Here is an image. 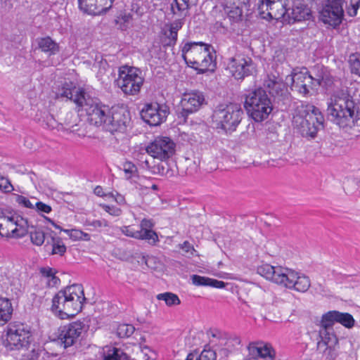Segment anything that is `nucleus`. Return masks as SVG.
I'll list each match as a JSON object with an SVG mask.
<instances>
[{"instance_id":"nucleus-1","label":"nucleus","mask_w":360,"mask_h":360,"mask_svg":"<svg viewBox=\"0 0 360 360\" xmlns=\"http://www.w3.org/2000/svg\"><path fill=\"white\" fill-rule=\"evenodd\" d=\"M327 117L340 128L351 129L360 119L359 104L346 90L334 93L328 103Z\"/></svg>"},{"instance_id":"nucleus-2","label":"nucleus","mask_w":360,"mask_h":360,"mask_svg":"<svg viewBox=\"0 0 360 360\" xmlns=\"http://www.w3.org/2000/svg\"><path fill=\"white\" fill-rule=\"evenodd\" d=\"M181 56L186 64L197 74L214 72L216 68V52L211 44L188 41L181 47Z\"/></svg>"},{"instance_id":"nucleus-3","label":"nucleus","mask_w":360,"mask_h":360,"mask_svg":"<svg viewBox=\"0 0 360 360\" xmlns=\"http://www.w3.org/2000/svg\"><path fill=\"white\" fill-rule=\"evenodd\" d=\"M86 300L83 286L73 284L61 289L53 296L51 309L61 319L73 317L82 311Z\"/></svg>"},{"instance_id":"nucleus-4","label":"nucleus","mask_w":360,"mask_h":360,"mask_svg":"<svg viewBox=\"0 0 360 360\" xmlns=\"http://www.w3.org/2000/svg\"><path fill=\"white\" fill-rule=\"evenodd\" d=\"M319 109L311 104L301 103L295 110L292 117L294 129L307 139H314L323 124Z\"/></svg>"},{"instance_id":"nucleus-5","label":"nucleus","mask_w":360,"mask_h":360,"mask_svg":"<svg viewBox=\"0 0 360 360\" xmlns=\"http://www.w3.org/2000/svg\"><path fill=\"white\" fill-rule=\"evenodd\" d=\"M243 115V110L239 104H220L214 109L211 116L212 127L230 134L236 130Z\"/></svg>"},{"instance_id":"nucleus-6","label":"nucleus","mask_w":360,"mask_h":360,"mask_svg":"<svg viewBox=\"0 0 360 360\" xmlns=\"http://www.w3.org/2000/svg\"><path fill=\"white\" fill-rule=\"evenodd\" d=\"M244 107L256 122L266 120L273 110L271 100L262 87L250 89L245 94Z\"/></svg>"},{"instance_id":"nucleus-7","label":"nucleus","mask_w":360,"mask_h":360,"mask_svg":"<svg viewBox=\"0 0 360 360\" xmlns=\"http://www.w3.org/2000/svg\"><path fill=\"white\" fill-rule=\"evenodd\" d=\"M4 346L7 351H20L33 342L30 327L23 323L13 321L6 328Z\"/></svg>"},{"instance_id":"nucleus-8","label":"nucleus","mask_w":360,"mask_h":360,"mask_svg":"<svg viewBox=\"0 0 360 360\" xmlns=\"http://www.w3.org/2000/svg\"><path fill=\"white\" fill-rule=\"evenodd\" d=\"M291 79V89L304 96L308 95L311 90L316 89L320 86L330 85L333 82L323 76L313 77L305 68L299 72H292Z\"/></svg>"},{"instance_id":"nucleus-9","label":"nucleus","mask_w":360,"mask_h":360,"mask_svg":"<svg viewBox=\"0 0 360 360\" xmlns=\"http://www.w3.org/2000/svg\"><path fill=\"white\" fill-rule=\"evenodd\" d=\"M144 79L139 69L122 66L119 68L116 84L127 95H136L143 84Z\"/></svg>"},{"instance_id":"nucleus-10","label":"nucleus","mask_w":360,"mask_h":360,"mask_svg":"<svg viewBox=\"0 0 360 360\" xmlns=\"http://www.w3.org/2000/svg\"><path fill=\"white\" fill-rule=\"evenodd\" d=\"M80 110L85 113L86 121L89 124L104 127L109 108L102 104L98 98H93L88 94L85 100L82 101L78 107V111Z\"/></svg>"},{"instance_id":"nucleus-11","label":"nucleus","mask_w":360,"mask_h":360,"mask_svg":"<svg viewBox=\"0 0 360 360\" xmlns=\"http://www.w3.org/2000/svg\"><path fill=\"white\" fill-rule=\"evenodd\" d=\"M103 129L113 134L124 132L131 122L130 112L124 106H115L109 109Z\"/></svg>"},{"instance_id":"nucleus-12","label":"nucleus","mask_w":360,"mask_h":360,"mask_svg":"<svg viewBox=\"0 0 360 360\" xmlns=\"http://www.w3.org/2000/svg\"><path fill=\"white\" fill-rule=\"evenodd\" d=\"M345 0H326L320 11V20L333 27L339 26L344 16L343 4Z\"/></svg>"},{"instance_id":"nucleus-13","label":"nucleus","mask_w":360,"mask_h":360,"mask_svg":"<svg viewBox=\"0 0 360 360\" xmlns=\"http://www.w3.org/2000/svg\"><path fill=\"white\" fill-rule=\"evenodd\" d=\"M228 69L236 79H243L256 72V65L251 58L236 55L229 59Z\"/></svg>"},{"instance_id":"nucleus-14","label":"nucleus","mask_w":360,"mask_h":360,"mask_svg":"<svg viewBox=\"0 0 360 360\" xmlns=\"http://www.w3.org/2000/svg\"><path fill=\"white\" fill-rule=\"evenodd\" d=\"M169 114V108L157 102L146 103L141 111L143 120L150 126H158L165 122Z\"/></svg>"},{"instance_id":"nucleus-15","label":"nucleus","mask_w":360,"mask_h":360,"mask_svg":"<svg viewBox=\"0 0 360 360\" xmlns=\"http://www.w3.org/2000/svg\"><path fill=\"white\" fill-rule=\"evenodd\" d=\"M146 152L153 158L168 160L175 152V143L169 137L158 136L146 147Z\"/></svg>"},{"instance_id":"nucleus-16","label":"nucleus","mask_w":360,"mask_h":360,"mask_svg":"<svg viewBox=\"0 0 360 360\" xmlns=\"http://www.w3.org/2000/svg\"><path fill=\"white\" fill-rule=\"evenodd\" d=\"M205 104L206 102L202 92L192 91L184 93L180 102L181 110L179 115L186 120L189 115L198 111Z\"/></svg>"},{"instance_id":"nucleus-17","label":"nucleus","mask_w":360,"mask_h":360,"mask_svg":"<svg viewBox=\"0 0 360 360\" xmlns=\"http://www.w3.org/2000/svg\"><path fill=\"white\" fill-rule=\"evenodd\" d=\"M84 324L82 321H75L60 328L58 340L65 348L76 344L84 331Z\"/></svg>"},{"instance_id":"nucleus-18","label":"nucleus","mask_w":360,"mask_h":360,"mask_svg":"<svg viewBox=\"0 0 360 360\" xmlns=\"http://www.w3.org/2000/svg\"><path fill=\"white\" fill-rule=\"evenodd\" d=\"M112 3L113 0H78L79 8L84 13L93 15L105 13Z\"/></svg>"},{"instance_id":"nucleus-19","label":"nucleus","mask_w":360,"mask_h":360,"mask_svg":"<svg viewBox=\"0 0 360 360\" xmlns=\"http://www.w3.org/2000/svg\"><path fill=\"white\" fill-rule=\"evenodd\" d=\"M320 325V340L317 342V349L321 352H326L327 350H329V352H330L332 348L338 343V339L333 331L332 326H325L324 323L322 322V319L321 320Z\"/></svg>"},{"instance_id":"nucleus-20","label":"nucleus","mask_w":360,"mask_h":360,"mask_svg":"<svg viewBox=\"0 0 360 360\" xmlns=\"http://www.w3.org/2000/svg\"><path fill=\"white\" fill-rule=\"evenodd\" d=\"M143 168L148 169L153 174H158L166 178H171L178 173L177 167L174 162H169L167 160H160V162L151 165L149 160L142 162Z\"/></svg>"},{"instance_id":"nucleus-21","label":"nucleus","mask_w":360,"mask_h":360,"mask_svg":"<svg viewBox=\"0 0 360 360\" xmlns=\"http://www.w3.org/2000/svg\"><path fill=\"white\" fill-rule=\"evenodd\" d=\"M322 322L326 326H332L335 323H339L345 328H351L354 326L355 321L353 316L349 313L340 312L338 311H329L322 315Z\"/></svg>"},{"instance_id":"nucleus-22","label":"nucleus","mask_w":360,"mask_h":360,"mask_svg":"<svg viewBox=\"0 0 360 360\" xmlns=\"http://www.w3.org/2000/svg\"><path fill=\"white\" fill-rule=\"evenodd\" d=\"M22 352L21 360H40L41 356L43 360H50L51 357L57 356L56 354H50L39 344L34 340L30 344L29 347L20 349Z\"/></svg>"},{"instance_id":"nucleus-23","label":"nucleus","mask_w":360,"mask_h":360,"mask_svg":"<svg viewBox=\"0 0 360 360\" xmlns=\"http://www.w3.org/2000/svg\"><path fill=\"white\" fill-rule=\"evenodd\" d=\"M249 354L254 358L263 360H275L276 352L270 344L251 342L248 347Z\"/></svg>"},{"instance_id":"nucleus-24","label":"nucleus","mask_w":360,"mask_h":360,"mask_svg":"<svg viewBox=\"0 0 360 360\" xmlns=\"http://www.w3.org/2000/svg\"><path fill=\"white\" fill-rule=\"evenodd\" d=\"M88 93L84 89L77 88L72 83H65L61 89L59 90L58 95L61 97H65L68 99L72 101L78 108L82 103V101L85 100V97Z\"/></svg>"},{"instance_id":"nucleus-25","label":"nucleus","mask_w":360,"mask_h":360,"mask_svg":"<svg viewBox=\"0 0 360 360\" xmlns=\"http://www.w3.org/2000/svg\"><path fill=\"white\" fill-rule=\"evenodd\" d=\"M224 10L231 25L243 20V6L239 1L236 4L233 0H226Z\"/></svg>"},{"instance_id":"nucleus-26","label":"nucleus","mask_w":360,"mask_h":360,"mask_svg":"<svg viewBox=\"0 0 360 360\" xmlns=\"http://www.w3.org/2000/svg\"><path fill=\"white\" fill-rule=\"evenodd\" d=\"M311 9L305 4L298 3L293 6L290 15H288L289 23H295L303 20H309L311 18Z\"/></svg>"},{"instance_id":"nucleus-27","label":"nucleus","mask_w":360,"mask_h":360,"mask_svg":"<svg viewBox=\"0 0 360 360\" xmlns=\"http://www.w3.org/2000/svg\"><path fill=\"white\" fill-rule=\"evenodd\" d=\"M286 1L287 0H268L270 11L267 15L270 16V19L278 20L285 18L288 13Z\"/></svg>"},{"instance_id":"nucleus-28","label":"nucleus","mask_w":360,"mask_h":360,"mask_svg":"<svg viewBox=\"0 0 360 360\" xmlns=\"http://www.w3.org/2000/svg\"><path fill=\"white\" fill-rule=\"evenodd\" d=\"M297 272L294 270L282 266H277V277L275 283L287 288H291V285L296 278Z\"/></svg>"},{"instance_id":"nucleus-29","label":"nucleus","mask_w":360,"mask_h":360,"mask_svg":"<svg viewBox=\"0 0 360 360\" xmlns=\"http://www.w3.org/2000/svg\"><path fill=\"white\" fill-rule=\"evenodd\" d=\"M11 221L13 223V226H15L14 229H12L13 238H22L29 233L28 229L30 225L27 219L19 215L12 216L11 217Z\"/></svg>"},{"instance_id":"nucleus-30","label":"nucleus","mask_w":360,"mask_h":360,"mask_svg":"<svg viewBox=\"0 0 360 360\" xmlns=\"http://www.w3.org/2000/svg\"><path fill=\"white\" fill-rule=\"evenodd\" d=\"M39 49L49 56H53L60 51L59 44L50 37H40L36 39Z\"/></svg>"},{"instance_id":"nucleus-31","label":"nucleus","mask_w":360,"mask_h":360,"mask_svg":"<svg viewBox=\"0 0 360 360\" xmlns=\"http://www.w3.org/2000/svg\"><path fill=\"white\" fill-rule=\"evenodd\" d=\"M13 307L7 298L0 297V325L6 323L11 318Z\"/></svg>"},{"instance_id":"nucleus-32","label":"nucleus","mask_w":360,"mask_h":360,"mask_svg":"<svg viewBox=\"0 0 360 360\" xmlns=\"http://www.w3.org/2000/svg\"><path fill=\"white\" fill-rule=\"evenodd\" d=\"M197 3L198 0H174L171 4L172 13L174 15L182 13Z\"/></svg>"},{"instance_id":"nucleus-33","label":"nucleus","mask_w":360,"mask_h":360,"mask_svg":"<svg viewBox=\"0 0 360 360\" xmlns=\"http://www.w3.org/2000/svg\"><path fill=\"white\" fill-rule=\"evenodd\" d=\"M50 243L51 245V255L63 256L66 252L67 248L60 237L51 236V242L48 240L45 248H46Z\"/></svg>"},{"instance_id":"nucleus-34","label":"nucleus","mask_w":360,"mask_h":360,"mask_svg":"<svg viewBox=\"0 0 360 360\" xmlns=\"http://www.w3.org/2000/svg\"><path fill=\"white\" fill-rule=\"evenodd\" d=\"M133 15L126 11H120L115 19V23L121 30H127L131 25Z\"/></svg>"},{"instance_id":"nucleus-35","label":"nucleus","mask_w":360,"mask_h":360,"mask_svg":"<svg viewBox=\"0 0 360 360\" xmlns=\"http://www.w3.org/2000/svg\"><path fill=\"white\" fill-rule=\"evenodd\" d=\"M311 285V281L308 276L300 275L297 272L290 289H294L298 292H304L308 290Z\"/></svg>"},{"instance_id":"nucleus-36","label":"nucleus","mask_w":360,"mask_h":360,"mask_svg":"<svg viewBox=\"0 0 360 360\" xmlns=\"http://www.w3.org/2000/svg\"><path fill=\"white\" fill-rule=\"evenodd\" d=\"M257 272L262 276L275 283L276 275L277 274V266H271L269 264H263L257 269Z\"/></svg>"},{"instance_id":"nucleus-37","label":"nucleus","mask_w":360,"mask_h":360,"mask_svg":"<svg viewBox=\"0 0 360 360\" xmlns=\"http://www.w3.org/2000/svg\"><path fill=\"white\" fill-rule=\"evenodd\" d=\"M138 240H144L150 245L155 246L159 242L158 233L153 230H139Z\"/></svg>"},{"instance_id":"nucleus-38","label":"nucleus","mask_w":360,"mask_h":360,"mask_svg":"<svg viewBox=\"0 0 360 360\" xmlns=\"http://www.w3.org/2000/svg\"><path fill=\"white\" fill-rule=\"evenodd\" d=\"M32 230L29 231L32 243L37 246H41L45 241V233L40 229L34 228L33 226H32Z\"/></svg>"},{"instance_id":"nucleus-39","label":"nucleus","mask_w":360,"mask_h":360,"mask_svg":"<svg viewBox=\"0 0 360 360\" xmlns=\"http://www.w3.org/2000/svg\"><path fill=\"white\" fill-rule=\"evenodd\" d=\"M157 299L159 300H164L166 304L169 307L179 305L181 301L179 297L172 292H164L157 295Z\"/></svg>"},{"instance_id":"nucleus-40","label":"nucleus","mask_w":360,"mask_h":360,"mask_svg":"<svg viewBox=\"0 0 360 360\" xmlns=\"http://www.w3.org/2000/svg\"><path fill=\"white\" fill-rule=\"evenodd\" d=\"M221 344H224L225 348L223 349L224 351L232 352L237 349V347L240 345L241 340L240 338L238 336L230 337L227 339H220Z\"/></svg>"},{"instance_id":"nucleus-41","label":"nucleus","mask_w":360,"mask_h":360,"mask_svg":"<svg viewBox=\"0 0 360 360\" xmlns=\"http://www.w3.org/2000/svg\"><path fill=\"white\" fill-rule=\"evenodd\" d=\"M349 63L352 73L360 77V52L351 54Z\"/></svg>"},{"instance_id":"nucleus-42","label":"nucleus","mask_w":360,"mask_h":360,"mask_svg":"<svg viewBox=\"0 0 360 360\" xmlns=\"http://www.w3.org/2000/svg\"><path fill=\"white\" fill-rule=\"evenodd\" d=\"M4 222H1L2 225H0V236L1 237H13L12 229L13 223H11V217H5Z\"/></svg>"},{"instance_id":"nucleus-43","label":"nucleus","mask_w":360,"mask_h":360,"mask_svg":"<svg viewBox=\"0 0 360 360\" xmlns=\"http://www.w3.org/2000/svg\"><path fill=\"white\" fill-rule=\"evenodd\" d=\"M135 328L131 324H120L117 326V334L121 338L130 337L134 332Z\"/></svg>"},{"instance_id":"nucleus-44","label":"nucleus","mask_w":360,"mask_h":360,"mask_svg":"<svg viewBox=\"0 0 360 360\" xmlns=\"http://www.w3.org/2000/svg\"><path fill=\"white\" fill-rule=\"evenodd\" d=\"M123 171L127 179H129L138 174L137 167L129 161H127L123 164Z\"/></svg>"},{"instance_id":"nucleus-45","label":"nucleus","mask_w":360,"mask_h":360,"mask_svg":"<svg viewBox=\"0 0 360 360\" xmlns=\"http://www.w3.org/2000/svg\"><path fill=\"white\" fill-rule=\"evenodd\" d=\"M257 10L262 18L271 20L270 16L267 15L270 11L268 0H259L257 4Z\"/></svg>"},{"instance_id":"nucleus-46","label":"nucleus","mask_w":360,"mask_h":360,"mask_svg":"<svg viewBox=\"0 0 360 360\" xmlns=\"http://www.w3.org/2000/svg\"><path fill=\"white\" fill-rule=\"evenodd\" d=\"M216 359L217 354L215 351L207 347L198 356V360H216Z\"/></svg>"},{"instance_id":"nucleus-47","label":"nucleus","mask_w":360,"mask_h":360,"mask_svg":"<svg viewBox=\"0 0 360 360\" xmlns=\"http://www.w3.org/2000/svg\"><path fill=\"white\" fill-rule=\"evenodd\" d=\"M192 282L194 285L198 286H209L210 278L199 275H193L191 276Z\"/></svg>"},{"instance_id":"nucleus-48","label":"nucleus","mask_w":360,"mask_h":360,"mask_svg":"<svg viewBox=\"0 0 360 360\" xmlns=\"http://www.w3.org/2000/svg\"><path fill=\"white\" fill-rule=\"evenodd\" d=\"M167 41L164 46H174L177 41L178 34L175 31L169 30V33L165 32Z\"/></svg>"},{"instance_id":"nucleus-49","label":"nucleus","mask_w":360,"mask_h":360,"mask_svg":"<svg viewBox=\"0 0 360 360\" xmlns=\"http://www.w3.org/2000/svg\"><path fill=\"white\" fill-rule=\"evenodd\" d=\"M283 91H284V84L282 82L281 79H278L277 82H276V84L274 86V89L270 91V94L272 96H283Z\"/></svg>"},{"instance_id":"nucleus-50","label":"nucleus","mask_w":360,"mask_h":360,"mask_svg":"<svg viewBox=\"0 0 360 360\" xmlns=\"http://www.w3.org/2000/svg\"><path fill=\"white\" fill-rule=\"evenodd\" d=\"M86 224L89 226H92L94 229H98L102 227H108L109 226V222L105 219H96V220H92V221H86Z\"/></svg>"},{"instance_id":"nucleus-51","label":"nucleus","mask_w":360,"mask_h":360,"mask_svg":"<svg viewBox=\"0 0 360 360\" xmlns=\"http://www.w3.org/2000/svg\"><path fill=\"white\" fill-rule=\"evenodd\" d=\"M13 189L11 181L6 177L0 176V190L8 193Z\"/></svg>"},{"instance_id":"nucleus-52","label":"nucleus","mask_w":360,"mask_h":360,"mask_svg":"<svg viewBox=\"0 0 360 360\" xmlns=\"http://www.w3.org/2000/svg\"><path fill=\"white\" fill-rule=\"evenodd\" d=\"M120 231L125 236L135 239H138V237L140 236L139 235V231H133L129 226H124L121 227Z\"/></svg>"},{"instance_id":"nucleus-53","label":"nucleus","mask_w":360,"mask_h":360,"mask_svg":"<svg viewBox=\"0 0 360 360\" xmlns=\"http://www.w3.org/2000/svg\"><path fill=\"white\" fill-rule=\"evenodd\" d=\"M101 206L106 212H108L110 215L117 217L120 216L122 213V210L120 208L116 207L115 206H110L105 204L101 205Z\"/></svg>"},{"instance_id":"nucleus-54","label":"nucleus","mask_w":360,"mask_h":360,"mask_svg":"<svg viewBox=\"0 0 360 360\" xmlns=\"http://www.w3.org/2000/svg\"><path fill=\"white\" fill-rule=\"evenodd\" d=\"M107 197L112 198L114 199V200L119 204L120 205H124L126 204L125 198L124 195L120 194L118 192L115 191L114 193L113 192H110L107 193Z\"/></svg>"},{"instance_id":"nucleus-55","label":"nucleus","mask_w":360,"mask_h":360,"mask_svg":"<svg viewBox=\"0 0 360 360\" xmlns=\"http://www.w3.org/2000/svg\"><path fill=\"white\" fill-rule=\"evenodd\" d=\"M15 201L20 205L27 208H34V204L32 203L30 200L25 196L18 195Z\"/></svg>"},{"instance_id":"nucleus-56","label":"nucleus","mask_w":360,"mask_h":360,"mask_svg":"<svg viewBox=\"0 0 360 360\" xmlns=\"http://www.w3.org/2000/svg\"><path fill=\"white\" fill-rule=\"evenodd\" d=\"M213 29L215 32L225 34L228 32L229 28L226 24L221 21H217L213 25Z\"/></svg>"},{"instance_id":"nucleus-57","label":"nucleus","mask_w":360,"mask_h":360,"mask_svg":"<svg viewBox=\"0 0 360 360\" xmlns=\"http://www.w3.org/2000/svg\"><path fill=\"white\" fill-rule=\"evenodd\" d=\"M39 272L42 276L49 279L53 275L57 273L56 270L49 266L41 267L39 269Z\"/></svg>"},{"instance_id":"nucleus-58","label":"nucleus","mask_w":360,"mask_h":360,"mask_svg":"<svg viewBox=\"0 0 360 360\" xmlns=\"http://www.w3.org/2000/svg\"><path fill=\"white\" fill-rule=\"evenodd\" d=\"M34 207H36L37 211L47 214L51 212L52 210L51 206L40 201L35 202Z\"/></svg>"},{"instance_id":"nucleus-59","label":"nucleus","mask_w":360,"mask_h":360,"mask_svg":"<svg viewBox=\"0 0 360 360\" xmlns=\"http://www.w3.org/2000/svg\"><path fill=\"white\" fill-rule=\"evenodd\" d=\"M155 224L152 219H143L140 223L141 230H152Z\"/></svg>"},{"instance_id":"nucleus-60","label":"nucleus","mask_w":360,"mask_h":360,"mask_svg":"<svg viewBox=\"0 0 360 360\" xmlns=\"http://www.w3.org/2000/svg\"><path fill=\"white\" fill-rule=\"evenodd\" d=\"M184 24V19L176 20L170 24L169 29L171 30L175 31V32H176L178 34V31L181 29Z\"/></svg>"},{"instance_id":"nucleus-61","label":"nucleus","mask_w":360,"mask_h":360,"mask_svg":"<svg viewBox=\"0 0 360 360\" xmlns=\"http://www.w3.org/2000/svg\"><path fill=\"white\" fill-rule=\"evenodd\" d=\"M278 78L275 76H273V78L268 76V79L264 80V86L269 90V93L274 89L276 82H277Z\"/></svg>"},{"instance_id":"nucleus-62","label":"nucleus","mask_w":360,"mask_h":360,"mask_svg":"<svg viewBox=\"0 0 360 360\" xmlns=\"http://www.w3.org/2000/svg\"><path fill=\"white\" fill-rule=\"evenodd\" d=\"M359 7L360 6H359L358 4L352 2L350 6L347 9V14L351 17L356 16Z\"/></svg>"},{"instance_id":"nucleus-63","label":"nucleus","mask_w":360,"mask_h":360,"mask_svg":"<svg viewBox=\"0 0 360 360\" xmlns=\"http://www.w3.org/2000/svg\"><path fill=\"white\" fill-rule=\"evenodd\" d=\"M60 283V278L56 276V274L53 275L50 277L47 281V285L49 287H54L58 285Z\"/></svg>"},{"instance_id":"nucleus-64","label":"nucleus","mask_w":360,"mask_h":360,"mask_svg":"<svg viewBox=\"0 0 360 360\" xmlns=\"http://www.w3.org/2000/svg\"><path fill=\"white\" fill-rule=\"evenodd\" d=\"M181 248L186 252L193 254V252L195 251L193 246L188 242L185 241L182 245H181Z\"/></svg>"}]
</instances>
